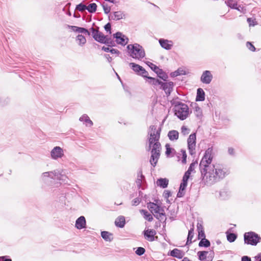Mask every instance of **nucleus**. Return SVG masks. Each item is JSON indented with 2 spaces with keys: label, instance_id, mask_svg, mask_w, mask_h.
Masks as SVG:
<instances>
[{
  "label": "nucleus",
  "instance_id": "20e7f679",
  "mask_svg": "<svg viewBox=\"0 0 261 261\" xmlns=\"http://www.w3.org/2000/svg\"><path fill=\"white\" fill-rule=\"evenodd\" d=\"M64 175L62 174L61 170L56 169L51 171L43 172L40 176V180L44 183L49 181V179L62 180Z\"/></svg>",
  "mask_w": 261,
  "mask_h": 261
},
{
  "label": "nucleus",
  "instance_id": "423d86ee",
  "mask_svg": "<svg viewBox=\"0 0 261 261\" xmlns=\"http://www.w3.org/2000/svg\"><path fill=\"white\" fill-rule=\"evenodd\" d=\"M147 207L154 216L158 220L162 221L165 217L164 209L157 204L153 202H149L147 204Z\"/></svg>",
  "mask_w": 261,
  "mask_h": 261
},
{
  "label": "nucleus",
  "instance_id": "9d476101",
  "mask_svg": "<svg viewBox=\"0 0 261 261\" xmlns=\"http://www.w3.org/2000/svg\"><path fill=\"white\" fill-rule=\"evenodd\" d=\"M117 44L125 46L128 42V39L122 33L118 32L113 35Z\"/></svg>",
  "mask_w": 261,
  "mask_h": 261
},
{
  "label": "nucleus",
  "instance_id": "ddd939ff",
  "mask_svg": "<svg viewBox=\"0 0 261 261\" xmlns=\"http://www.w3.org/2000/svg\"><path fill=\"white\" fill-rule=\"evenodd\" d=\"M213 79V75L209 70H205L203 72L201 77L200 81L205 84H209L211 83Z\"/></svg>",
  "mask_w": 261,
  "mask_h": 261
},
{
  "label": "nucleus",
  "instance_id": "aec40b11",
  "mask_svg": "<svg viewBox=\"0 0 261 261\" xmlns=\"http://www.w3.org/2000/svg\"><path fill=\"white\" fill-rule=\"evenodd\" d=\"M86 221L84 216H81L75 221V227L78 229H81L86 227Z\"/></svg>",
  "mask_w": 261,
  "mask_h": 261
},
{
  "label": "nucleus",
  "instance_id": "a211bd4d",
  "mask_svg": "<svg viewBox=\"0 0 261 261\" xmlns=\"http://www.w3.org/2000/svg\"><path fill=\"white\" fill-rule=\"evenodd\" d=\"M191 106L193 109V113L195 116L198 119H201V117H202V109L198 106V104L196 102L192 103Z\"/></svg>",
  "mask_w": 261,
  "mask_h": 261
},
{
  "label": "nucleus",
  "instance_id": "2f4dec72",
  "mask_svg": "<svg viewBox=\"0 0 261 261\" xmlns=\"http://www.w3.org/2000/svg\"><path fill=\"white\" fill-rule=\"evenodd\" d=\"M76 40L79 45L82 46L86 43V38L82 35H78L76 36Z\"/></svg>",
  "mask_w": 261,
  "mask_h": 261
},
{
  "label": "nucleus",
  "instance_id": "9b49d317",
  "mask_svg": "<svg viewBox=\"0 0 261 261\" xmlns=\"http://www.w3.org/2000/svg\"><path fill=\"white\" fill-rule=\"evenodd\" d=\"M208 253V251H199L197 252V256L199 260L200 261H212L214 256V252L212 251L207 256Z\"/></svg>",
  "mask_w": 261,
  "mask_h": 261
},
{
  "label": "nucleus",
  "instance_id": "a18cd8bd",
  "mask_svg": "<svg viewBox=\"0 0 261 261\" xmlns=\"http://www.w3.org/2000/svg\"><path fill=\"white\" fill-rule=\"evenodd\" d=\"M190 132V129H189L187 126H182L181 128V134L184 135V136H186L188 134H189Z\"/></svg>",
  "mask_w": 261,
  "mask_h": 261
},
{
  "label": "nucleus",
  "instance_id": "338daca9",
  "mask_svg": "<svg viewBox=\"0 0 261 261\" xmlns=\"http://www.w3.org/2000/svg\"><path fill=\"white\" fill-rule=\"evenodd\" d=\"M0 261H12L10 258H7L6 256H1Z\"/></svg>",
  "mask_w": 261,
  "mask_h": 261
},
{
  "label": "nucleus",
  "instance_id": "774afa93",
  "mask_svg": "<svg viewBox=\"0 0 261 261\" xmlns=\"http://www.w3.org/2000/svg\"><path fill=\"white\" fill-rule=\"evenodd\" d=\"M255 261H261V253H259L255 257Z\"/></svg>",
  "mask_w": 261,
  "mask_h": 261
},
{
  "label": "nucleus",
  "instance_id": "c9c22d12",
  "mask_svg": "<svg viewBox=\"0 0 261 261\" xmlns=\"http://www.w3.org/2000/svg\"><path fill=\"white\" fill-rule=\"evenodd\" d=\"M211 243L209 240L205 238H202L199 243V247H208L210 246Z\"/></svg>",
  "mask_w": 261,
  "mask_h": 261
},
{
  "label": "nucleus",
  "instance_id": "4468645a",
  "mask_svg": "<svg viewBox=\"0 0 261 261\" xmlns=\"http://www.w3.org/2000/svg\"><path fill=\"white\" fill-rule=\"evenodd\" d=\"M174 83L172 82L164 83L163 82L160 89L164 91L167 96L170 95L173 90Z\"/></svg>",
  "mask_w": 261,
  "mask_h": 261
},
{
  "label": "nucleus",
  "instance_id": "603ef678",
  "mask_svg": "<svg viewBox=\"0 0 261 261\" xmlns=\"http://www.w3.org/2000/svg\"><path fill=\"white\" fill-rule=\"evenodd\" d=\"M141 202V199L139 197H137L133 199L132 201V205L133 206H137Z\"/></svg>",
  "mask_w": 261,
  "mask_h": 261
},
{
  "label": "nucleus",
  "instance_id": "dca6fc26",
  "mask_svg": "<svg viewBox=\"0 0 261 261\" xmlns=\"http://www.w3.org/2000/svg\"><path fill=\"white\" fill-rule=\"evenodd\" d=\"M145 177L141 172L138 174L137 179L136 181L137 186L138 189L144 190L145 189Z\"/></svg>",
  "mask_w": 261,
  "mask_h": 261
},
{
  "label": "nucleus",
  "instance_id": "4be33fe9",
  "mask_svg": "<svg viewBox=\"0 0 261 261\" xmlns=\"http://www.w3.org/2000/svg\"><path fill=\"white\" fill-rule=\"evenodd\" d=\"M205 100V92L202 88H198L197 90L196 100L203 101Z\"/></svg>",
  "mask_w": 261,
  "mask_h": 261
},
{
  "label": "nucleus",
  "instance_id": "6ab92c4d",
  "mask_svg": "<svg viewBox=\"0 0 261 261\" xmlns=\"http://www.w3.org/2000/svg\"><path fill=\"white\" fill-rule=\"evenodd\" d=\"M125 14L123 11H118L113 12V14H110L109 16L110 19L114 20H119L124 17Z\"/></svg>",
  "mask_w": 261,
  "mask_h": 261
},
{
  "label": "nucleus",
  "instance_id": "c03bdc74",
  "mask_svg": "<svg viewBox=\"0 0 261 261\" xmlns=\"http://www.w3.org/2000/svg\"><path fill=\"white\" fill-rule=\"evenodd\" d=\"M188 179L182 177V181L180 185L181 190H185L187 186Z\"/></svg>",
  "mask_w": 261,
  "mask_h": 261
},
{
  "label": "nucleus",
  "instance_id": "f704fd0d",
  "mask_svg": "<svg viewBox=\"0 0 261 261\" xmlns=\"http://www.w3.org/2000/svg\"><path fill=\"white\" fill-rule=\"evenodd\" d=\"M219 195L221 199L225 200L230 196V193L226 190H222L220 191Z\"/></svg>",
  "mask_w": 261,
  "mask_h": 261
},
{
  "label": "nucleus",
  "instance_id": "1a4fd4ad",
  "mask_svg": "<svg viewBox=\"0 0 261 261\" xmlns=\"http://www.w3.org/2000/svg\"><path fill=\"white\" fill-rule=\"evenodd\" d=\"M196 136V133L191 134L187 140L188 149L190 154L193 155L195 153Z\"/></svg>",
  "mask_w": 261,
  "mask_h": 261
},
{
  "label": "nucleus",
  "instance_id": "680f3d73",
  "mask_svg": "<svg viewBox=\"0 0 261 261\" xmlns=\"http://www.w3.org/2000/svg\"><path fill=\"white\" fill-rule=\"evenodd\" d=\"M111 24L110 23H108L107 24H106L105 26V29L106 31L107 32H110L111 33Z\"/></svg>",
  "mask_w": 261,
  "mask_h": 261
},
{
  "label": "nucleus",
  "instance_id": "58836bf2",
  "mask_svg": "<svg viewBox=\"0 0 261 261\" xmlns=\"http://www.w3.org/2000/svg\"><path fill=\"white\" fill-rule=\"evenodd\" d=\"M234 9L237 10L238 11L243 14H245L246 12V9L245 7L243 5H237L236 8Z\"/></svg>",
  "mask_w": 261,
  "mask_h": 261
},
{
  "label": "nucleus",
  "instance_id": "3c124183",
  "mask_svg": "<svg viewBox=\"0 0 261 261\" xmlns=\"http://www.w3.org/2000/svg\"><path fill=\"white\" fill-rule=\"evenodd\" d=\"M246 46L250 50L252 51H255V47L250 42H247L246 43Z\"/></svg>",
  "mask_w": 261,
  "mask_h": 261
},
{
  "label": "nucleus",
  "instance_id": "ea45409f",
  "mask_svg": "<svg viewBox=\"0 0 261 261\" xmlns=\"http://www.w3.org/2000/svg\"><path fill=\"white\" fill-rule=\"evenodd\" d=\"M87 6L83 3H80L76 7V9L80 12L84 11L85 10H87Z\"/></svg>",
  "mask_w": 261,
  "mask_h": 261
},
{
  "label": "nucleus",
  "instance_id": "bb28decb",
  "mask_svg": "<svg viewBox=\"0 0 261 261\" xmlns=\"http://www.w3.org/2000/svg\"><path fill=\"white\" fill-rule=\"evenodd\" d=\"M168 180L167 178H160L156 181V184L158 186L163 188H166L168 185Z\"/></svg>",
  "mask_w": 261,
  "mask_h": 261
},
{
  "label": "nucleus",
  "instance_id": "f03ea898",
  "mask_svg": "<svg viewBox=\"0 0 261 261\" xmlns=\"http://www.w3.org/2000/svg\"><path fill=\"white\" fill-rule=\"evenodd\" d=\"M161 128L157 129V126L150 125L148 130L149 149H151L150 163L155 167L160 156L161 145L159 142Z\"/></svg>",
  "mask_w": 261,
  "mask_h": 261
},
{
  "label": "nucleus",
  "instance_id": "6e6552de",
  "mask_svg": "<svg viewBox=\"0 0 261 261\" xmlns=\"http://www.w3.org/2000/svg\"><path fill=\"white\" fill-rule=\"evenodd\" d=\"M90 30L91 32V35L94 39L101 43L108 44L109 39H108L106 36L104 35L103 33L99 31V28H91Z\"/></svg>",
  "mask_w": 261,
  "mask_h": 261
},
{
  "label": "nucleus",
  "instance_id": "39448f33",
  "mask_svg": "<svg viewBox=\"0 0 261 261\" xmlns=\"http://www.w3.org/2000/svg\"><path fill=\"white\" fill-rule=\"evenodd\" d=\"M175 115L180 120L186 119L189 115V107L184 103L177 102L174 106Z\"/></svg>",
  "mask_w": 261,
  "mask_h": 261
},
{
  "label": "nucleus",
  "instance_id": "2eb2a0df",
  "mask_svg": "<svg viewBox=\"0 0 261 261\" xmlns=\"http://www.w3.org/2000/svg\"><path fill=\"white\" fill-rule=\"evenodd\" d=\"M159 42L161 46L166 50H170L173 46V42L171 40L164 39H160Z\"/></svg>",
  "mask_w": 261,
  "mask_h": 261
},
{
  "label": "nucleus",
  "instance_id": "69168bd1",
  "mask_svg": "<svg viewBox=\"0 0 261 261\" xmlns=\"http://www.w3.org/2000/svg\"><path fill=\"white\" fill-rule=\"evenodd\" d=\"M241 261H251V258L248 256H243L242 257Z\"/></svg>",
  "mask_w": 261,
  "mask_h": 261
},
{
  "label": "nucleus",
  "instance_id": "13d9d810",
  "mask_svg": "<svg viewBox=\"0 0 261 261\" xmlns=\"http://www.w3.org/2000/svg\"><path fill=\"white\" fill-rule=\"evenodd\" d=\"M184 191H185V190H181L180 187H179V191H178V192L177 193V196L178 197H182L184 195V194H185Z\"/></svg>",
  "mask_w": 261,
  "mask_h": 261
},
{
  "label": "nucleus",
  "instance_id": "49530a36",
  "mask_svg": "<svg viewBox=\"0 0 261 261\" xmlns=\"http://www.w3.org/2000/svg\"><path fill=\"white\" fill-rule=\"evenodd\" d=\"M198 164L197 161L192 162L190 165L188 169V171L191 173L194 171L195 166Z\"/></svg>",
  "mask_w": 261,
  "mask_h": 261
},
{
  "label": "nucleus",
  "instance_id": "79ce46f5",
  "mask_svg": "<svg viewBox=\"0 0 261 261\" xmlns=\"http://www.w3.org/2000/svg\"><path fill=\"white\" fill-rule=\"evenodd\" d=\"M102 6L104 11V12L108 14H109L111 10V7L109 6L108 4H106L105 3H103L102 4Z\"/></svg>",
  "mask_w": 261,
  "mask_h": 261
},
{
  "label": "nucleus",
  "instance_id": "5701e85b",
  "mask_svg": "<svg viewBox=\"0 0 261 261\" xmlns=\"http://www.w3.org/2000/svg\"><path fill=\"white\" fill-rule=\"evenodd\" d=\"M115 224L116 226L123 228L125 224V218L123 216H119L117 218L115 221Z\"/></svg>",
  "mask_w": 261,
  "mask_h": 261
},
{
  "label": "nucleus",
  "instance_id": "a878e982",
  "mask_svg": "<svg viewBox=\"0 0 261 261\" xmlns=\"http://www.w3.org/2000/svg\"><path fill=\"white\" fill-rule=\"evenodd\" d=\"M80 121L84 122L87 123V125L91 126L93 125V122L90 120L89 117L87 114L83 115L79 119Z\"/></svg>",
  "mask_w": 261,
  "mask_h": 261
},
{
  "label": "nucleus",
  "instance_id": "a19ab883",
  "mask_svg": "<svg viewBox=\"0 0 261 261\" xmlns=\"http://www.w3.org/2000/svg\"><path fill=\"white\" fill-rule=\"evenodd\" d=\"M77 30H77L78 33L85 34L88 36L90 35V32L88 30H87L86 29H85L84 28L78 27Z\"/></svg>",
  "mask_w": 261,
  "mask_h": 261
},
{
  "label": "nucleus",
  "instance_id": "b1692460",
  "mask_svg": "<svg viewBox=\"0 0 261 261\" xmlns=\"http://www.w3.org/2000/svg\"><path fill=\"white\" fill-rule=\"evenodd\" d=\"M179 133L177 130H172L168 132V137L171 141H175L178 139Z\"/></svg>",
  "mask_w": 261,
  "mask_h": 261
},
{
  "label": "nucleus",
  "instance_id": "c756f323",
  "mask_svg": "<svg viewBox=\"0 0 261 261\" xmlns=\"http://www.w3.org/2000/svg\"><path fill=\"white\" fill-rule=\"evenodd\" d=\"M112 234L108 231H102L101 232V237L106 241L111 242L112 240L111 237L112 236Z\"/></svg>",
  "mask_w": 261,
  "mask_h": 261
},
{
  "label": "nucleus",
  "instance_id": "864d4df0",
  "mask_svg": "<svg viewBox=\"0 0 261 261\" xmlns=\"http://www.w3.org/2000/svg\"><path fill=\"white\" fill-rule=\"evenodd\" d=\"M182 152V163L183 164H185L186 163V160H187V154L186 152V151L184 150H181Z\"/></svg>",
  "mask_w": 261,
  "mask_h": 261
},
{
  "label": "nucleus",
  "instance_id": "72a5a7b5",
  "mask_svg": "<svg viewBox=\"0 0 261 261\" xmlns=\"http://www.w3.org/2000/svg\"><path fill=\"white\" fill-rule=\"evenodd\" d=\"M226 5L231 9H234L238 5L236 0H226L225 2Z\"/></svg>",
  "mask_w": 261,
  "mask_h": 261
},
{
  "label": "nucleus",
  "instance_id": "052dcab7",
  "mask_svg": "<svg viewBox=\"0 0 261 261\" xmlns=\"http://www.w3.org/2000/svg\"><path fill=\"white\" fill-rule=\"evenodd\" d=\"M110 52L112 54H116L117 55H119L120 54V51L116 49H114V48H112L111 49V50H110Z\"/></svg>",
  "mask_w": 261,
  "mask_h": 261
},
{
  "label": "nucleus",
  "instance_id": "f8f14e48",
  "mask_svg": "<svg viewBox=\"0 0 261 261\" xmlns=\"http://www.w3.org/2000/svg\"><path fill=\"white\" fill-rule=\"evenodd\" d=\"M51 158L54 160H58L64 156L63 149L59 147L56 146L50 151Z\"/></svg>",
  "mask_w": 261,
  "mask_h": 261
},
{
  "label": "nucleus",
  "instance_id": "09e8293b",
  "mask_svg": "<svg viewBox=\"0 0 261 261\" xmlns=\"http://www.w3.org/2000/svg\"><path fill=\"white\" fill-rule=\"evenodd\" d=\"M247 21L249 23V26H254L257 24L255 19H253L251 18H248Z\"/></svg>",
  "mask_w": 261,
  "mask_h": 261
},
{
  "label": "nucleus",
  "instance_id": "c85d7f7f",
  "mask_svg": "<svg viewBox=\"0 0 261 261\" xmlns=\"http://www.w3.org/2000/svg\"><path fill=\"white\" fill-rule=\"evenodd\" d=\"M129 65L130 68L138 74H139V73H140L143 68V67L140 65L134 63H130Z\"/></svg>",
  "mask_w": 261,
  "mask_h": 261
},
{
  "label": "nucleus",
  "instance_id": "7ed1b4c3",
  "mask_svg": "<svg viewBox=\"0 0 261 261\" xmlns=\"http://www.w3.org/2000/svg\"><path fill=\"white\" fill-rule=\"evenodd\" d=\"M126 48L130 57L134 59L141 60L145 56V50L139 44H128Z\"/></svg>",
  "mask_w": 261,
  "mask_h": 261
},
{
  "label": "nucleus",
  "instance_id": "6e6d98bb",
  "mask_svg": "<svg viewBox=\"0 0 261 261\" xmlns=\"http://www.w3.org/2000/svg\"><path fill=\"white\" fill-rule=\"evenodd\" d=\"M177 71L179 75H186L187 74L186 71L184 69H183L182 68H179L177 70Z\"/></svg>",
  "mask_w": 261,
  "mask_h": 261
},
{
  "label": "nucleus",
  "instance_id": "e2e57ef3",
  "mask_svg": "<svg viewBox=\"0 0 261 261\" xmlns=\"http://www.w3.org/2000/svg\"><path fill=\"white\" fill-rule=\"evenodd\" d=\"M191 173L188 170L185 173L183 178L189 179Z\"/></svg>",
  "mask_w": 261,
  "mask_h": 261
},
{
  "label": "nucleus",
  "instance_id": "412c9836",
  "mask_svg": "<svg viewBox=\"0 0 261 261\" xmlns=\"http://www.w3.org/2000/svg\"><path fill=\"white\" fill-rule=\"evenodd\" d=\"M170 254L173 257L181 259L184 257L185 253L182 251L175 248L171 251Z\"/></svg>",
  "mask_w": 261,
  "mask_h": 261
},
{
  "label": "nucleus",
  "instance_id": "cd10ccee",
  "mask_svg": "<svg viewBox=\"0 0 261 261\" xmlns=\"http://www.w3.org/2000/svg\"><path fill=\"white\" fill-rule=\"evenodd\" d=\"M140 213L143 215L144 218L149 222H151L153 220L152 215L145 210H141L140 211Z\"/></svg>",
  "mask_w": 261,
  "mask_h": 261
},
{
  "label": "nucleus",
  "instance_id": "f3484780",
  "mask_svg": "<svg viewBox=\"0 0 261 261\" xmlns=\"http://www.w3.org/2000/svg\"><path fill=\"white\" fill-rule=\"evenodd\" d=\"M144 237L148 241L152 242L154 240V236L156 234L155 230L153 229L145 230L143 231Z\"/></svg>",
  "mask_w": 261,
  "mask_h": 261
},
{
  "label": "nucleus",
  "instance_id": "5fc2aeb1",
  "mask_svg": "<svg viewBox=\"0 0 261 261\" xmlns=\"http://www.w3.org/2000/svg\"><path fill=\"white\" fill-rule=\"evenodd\" d=\"M139 75H141V76H142L143 77H146L148 79V72L147 71H146V70L144 69V68H142V70H141V71L140 72V73H139Z\"/></svg>",
  "mask_w": 261,
  "mask_h": 261
},
{
  "label": "nucleus",
  "instance_id": "bf43d9fd",
  "mask_svg": "<svg viewBox=\"0 0 261 261\" xmlns=\"http://www.w3.org/2000/svg\"><path fill=\"white\" fill-rule=\"evenodd\" d=\"M163 195L165 198H168L171 196V193L169 191L166 190L164 191Z\"/></svg>",
  "mask_w": 261,
  "mask_h": 261
},
{
  "label": "nucleus",
  "instance_id": "de8ad7c7",
  "mask_svg": "<svg viewBox=\"0 0 261 261\" xmlns=\"http://www.w3.org/2000/svg\"><path fill=\"white\" fill-rule=\"evenodd\" d=\"M146 64L154 72H155L157 69H159V67L152 63L147 62Z\"/></svg>",
  "mask_w": 261,
  "mask_h": 261
},
{
  "label": "nucleus",
  "instance_id": "37998d69",
  "mask_svg": "<svg viewBox=\"0 0 261 261\" xmlns=\"http://www.w3.org/2000/svg\"><path fill=\"white\" fill-rule=\"evenodd\" d=\"M145 252V249L141 247H138L137 250L135 251V253L137 255L139 256H141L143 255Z\"/></svg>",
  "mask_w": 261,
  "mask_h": 261
},
{
  "label": "nucleus",
  "instance_id": "4c0bfd02",
  "mask_svg": "<svg viewBox=\"0 0 261 261\" xmlns=\"http://www.w3.org/2000/svg\"><path fill=\"white\" fill-rule=\"evenodd\" d=\"M87 10L88 11V12L93 13L96 11L97 5L95 3H91L87 6Z\"/></svg>",
  "mask_w": 261,
  "mask_h": 261
},
{
  "label": "nucleus",
  "instance_id": "8fccbe9b",
  "mask_svg": "<svg viewBox=\"0 0 261 261\" xmlns=\"http://www.w3.org/2000/svg\"><path fill=\"white\" fill-rule=\"evenodd\" d=\"M166 154L167 156H169L172 152V150H173L172 148L170 147V145L168 144H166Z\"/></svg>",
  "mask_w": 261,
  "mask_h": 261
},
{
  "label": "nucleus",
  "instance_id": "e433bc0d",
  "mask_svg": "<svg viewBox=\"0 0 261 261\" xmlns=\"http://www.w3.org/2000/svg\"><path fill=\"white\" fill-rule=\"evenodd\" d=\"M227 240L228 242L232 243L233 242L237 239V236L234 233H226Z\"/></svg>",
  "mask_w": 261,
  "mask_h": 261
},
{
  "label": "nucleus",
  "instance_id": "7c9ffc66",
  "mask_svg": "<svg viewBox=\"0 0 261 261\" xmlns=\"http://www.w3.org/2000/svg\"><path fill=\"white\" fill-rule=\"evenodd\" d=\"M148 79L149 80V83L150 84L154 86H160V87L161 86V85L163 83V82L160 81L159 79L152 77H148Z\"/></svg>",
  "mask_w": 261,
  "mask_h": 261
},
{
  "label": "nucleus",
  "instance_id": "f257e3e1",
  "mask_svg": "<svg viewBox=\"0 0 261 261\" xmlns=\"http://www.w3.org/2000/svg\"><path fill=\"white\" fill-rule=\"evenodd\" d=\"M213 147H208L199 164L201 181L207 186L219 182L229 174L228 170L222 165L211 164L213 158Z\"/></svg>",
  "mask_w": 261,
  "mask_h": 261
},
{
  "label": "nucleus",
  "instance_id": "393cba45",
  "mask_svg": "<svg viewBox=\"0 0 261 261\" xmlns=\"http://www.w3.org/2000/svg\"><path fill=\"white\" fill-rule=\"evenodd\" d=\"M194 225H192V227L190 228L188 232V235L186 242V245H189L192 243V240L194 237Z\"/></svg>",
  "mask_w": 261,
  "mask_h": 261
},
{
  "label": "nucleus",
  "instance_id": "0eeeda50",
  "mask_svg": "<svg viewBox=\"0 0 261 261\" xmlns=\"http://www.w3.org/2000/svg\"><path fill=\"white\" fill-rule=\"evenodd\" d=\"M244 239L245 244L256 246L260 242L261 238L255 232L250 231L244 233Z\"/></svg>",
  "mask_w": 261,
  "mask_h": 261
},
{
  "label": "nucleus",
  "instance_id": "4d7b16f0",
  "mask_svg": "<svg viewBox=\"0 0 261 261\" xmlns=\"http://www.w3.org/2000/svg\"><path fill=\"white\" fill-rule=\"evenodd\" d=\"M198 239H202L205 238V235L204 233V230H200V231H198Z\"/></svg>",
  "mask_w": 261,
  "mask_h": 261
},
{
  "label": "nucleus",
  "instance_id": "473e14b6",
  "mask_svg": "<svg viewBox=\"0 0 261 261\" xmlns=\"http://www.w3.org/2000/svg\"><path fill=\"white\" fill-rule=\"evenodd\" d=\"M158 75V76L164 80V81H166L168 78L167 75L163 72V71L159 68V69L155 72Z\"/></svg>",
  "mask_w": 261,
  "mask_h": 261
},
{
  "label": "nucleus",
  "instance_id": "0e129e2a",
  "mask_svg": "<svg viewBox=\"0 0 261 261\" xmlns=\"http://www.w3.org/2000/svg\"><path fill=\"white\" fill-rule=\"evenodd\" d=\"M228 152L229 154H230L231 155H234V149L232 147L228 148Z\"/></svg>",
  "mask_w": 261,
  "mask_h": 261
}]
</instances>
